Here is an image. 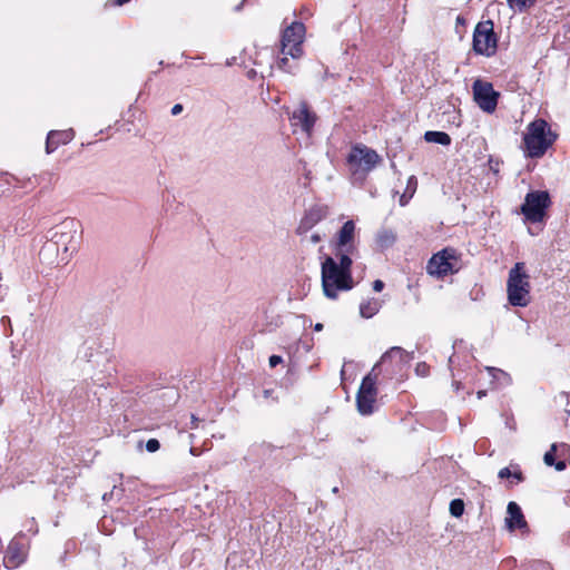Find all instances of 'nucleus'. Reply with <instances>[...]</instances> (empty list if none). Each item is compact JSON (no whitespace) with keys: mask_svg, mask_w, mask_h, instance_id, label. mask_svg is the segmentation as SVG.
<instances>
[{"mask_svg":"<svg viewBox=\"0 0 570 570\" xmlns=\"http://www.w3.org/2000/svg\"><path fill=\"white\" fill-rule=\"evenodd\" d=\"M406 358V353L403 348L401 347H392L390 351H387L386 353H384L381 357V360L377 362L379 363V366L386 362L387 360H397L399 362H404Z\"/></svg>","mask_w":570,"mask_h":570,"instance_id":"6ab92c4d","label":"nucleus"},{"mask_svg":"<svg viewBox=\"0 0 570 570\" xmlns=\"http://www.w3.org/2000/svg\"><path fill=\"white\" fill-rule=\"evenodd\" d=\"M26 558V551L18 542H11L4 557V566L9 569L19 567Z\"/></svg>","mask_w":570,"mask_h":570,"instance_id":"dca6fc26","label":"nucleus"},{"mask_svg":"<svg viewBox=\"0 0 570 570\" xmlns=\"http://www.w3.org/2000/svg\"><path fill=\"white\" fill-rule=\"evenodd\" d=\"M384 287V283L380 279H376L374 283H373V289L375 292H381Z\"/></svg>","mask_w":570,"mask_h":570,"instance_id":"c756f323","label":"nucleus"},{"mask_svg":"<svg viewBox=\"0 0 570 570\" xmlns=\"http://www.w3.org/2000/svg\"><path fill=\"white\" fill-rule=\"evenodd\" d=\"M379 368V363H376L372 371L363 379L362 384L358 389L356 395V405L357 410L361 414L367 415L373 413L374 404L376 401V381L379 374L376 370Z\"/></svg>","mask_w":570,"mask_h":570,"instance_id":"0eeeda50","label":"nucleus"},{"mask_svg":"<svg viewBox=\"0 0 570 570\" xmlns=\"http://www.w3.org/2000/svg\"><path fill=\"white\" fill-rule=\"evenodd\" d=\"M315 122V116L309 112L305 105H301L292 115V124L294 127H301V129L309 134Z\"/></svg>","mask_w":570,"mask_h":570,"instance_id":"ddd939ff","label":"nucleus"},{"mask_svg":"<svg viewBox=\"0 0 570 570\" xmlns=\"http://www.w3.org/2000/svg\"><path fill=\"white\" fill-rule=\"evenodd\" d=\"M415 371L419 375L424 376L426 375L428 366L425 363L417 364Z\"/></svg>","mask_w":570,"mask_h":570,"instance_id":"bb28decb","label":"nucleus"},{"mask_svg":"<svg viewBox=\"0 0 570 570\" xmlns=\"http://www.w3.org/2000/svg\"><path fill=\"white\" fill-rule=\"evenodd\" d=\"M548 206L549 194L547 191H531L527 194L521 212L528 220L538 223L543 219Z\"/></svg>","mask_w":570,"mask_h":570,"instance_id":"1a4fd4ad","label":"nucleus"},{"mask_svg":"<svg viewBox=\"0 0 570 570\" xmlns=\"http://www.w3.org/2000/svg\"><path fill=\"white\" fill-rule=\"evenodd\" d=\"M488 372L494 380L499 381L501 385H507L511 381L510 376L499 368L488 367Z\"/></svg>","mask_w":570,"mask_h":570,"instance_id":"5701e85b","label":"nucleus"},{"mask_svg":"<svg viewBox=\"0 0 570 570\" xmlns=\"http://www.w3.org/2000/svg\"><path fill=\"white\" fill-rule=\"evenodd\" d=\"M160 448L159 441L156 439H149L146 443V450L148 452H156Z\"/></svg>","mask_w":570,"mask_h":570,"instance_id":"a878e982","label":"nucleus"},{"mask_svg":"<svg viewBox=\"0 0 570 570\" xmlns=\"http://www.w3.org/2000/svg\"><path fill=\"white\" fill-rule=\"evenodd\" d=\"M332 491H333V493H337L338 489L335 487V488H333Z\"/></svg>","mask_w":570,"mask_h":570,"instance_id":"e433bc0d","label":"nucleus"},{"mask_svg":"<svg viewBox=\"0 0 570 570\" xmlns=\"http://www.w3.org/2000/svg\"><path fill=\"white\" fill-rule=\"evenodd\" d=\"M472 90L474 101L483 111L491 114L495 110L499 92L493 89L492 83L478 79L473 82Z\"/></svg>","mask_w":570,"mask_h":570,"instance_id":"9d476101","label":"nucleus"},{"mask_svg":"<svg viewBox=\"0 0 570 570\" xmlns=\"http://www.w3.org/2000/svg\"><path fill=\"white\" fill-rule=\"evenodd\" d=\"M129 0H116V4L122 6L124 3L128 2Z\"/></svg>","mask_w":570,"mask_h":570,"instance_id":"f704fd0d","label":"nucleus"},{"mask_svg":"<svg viewBox=\"0 0 570 570\" xmlns=\"http://www.w3.org/2000/svg\"><path fill=\"white\" fill-rule=\"evenodd\" d=\"M381 308V304L376 298H371L360 305V314L362 317L370 318L374 316Z\"/></svg>","mask_w":570,"mask_h":570,"instance_id":"f3484780","label":"nucleus"},{"mask_svg":"<svg viewBox=\"0 0 570 570\" xmlns=\"http://www.w3.org/2000/svg\"><path fill=\"white\" fill-rule=\"evenodd\" d=\"M455 263L454 252L452 249H443L431 257L426 269L430 275L442 277L454 271Z\"/></svg>","mask_w":570,"mask_h":570,"instance_id":"9b49d317","label":"nucleus"},{"mask_svg":"<svg viewBox=\"0 0 570 570\" xmlns=\"http://www.w3.org/2000/svg\"><path fill=\"white\" fill-rule=\"evenodd\" d=\"M191 419H193V423H197V419L195 416H193Z\"/></svg>","mask_w":570,"mask_h":570,"instance_id":"4c0bfd02","label":"nucleus"},{"mask_svg":"<svg viewBox=\"0 0 570 570\" xmlns=\"http://www.w3.org/2000/svg\"><path fill=\"white\" fill-rule=\"evenodd\" d=\"M281 362H282V357H281V356H278V355H272V356L269 357V365H271L272 367H275V366H276L277 364H279Z\"/></svg>","mask_w":570,"mask_h":570,"instance_id":"cd10ccee","label":"nucleus"},{"mask_svg":"<svg viewBox=\"0 0 570 570\" xmlns=\"http://www.w3.org/2000/svg\"><path fill=\"white\" fill-rule=\"evenodd\" d=\"M512 473L508 468H503L499 471V478L504 479L511 476Z\"/></svg>","mask_w":570,"mask_h":570,"instance_id":"c85d7f7f","label":"nucleus"},{"mask_svg":"<svg viewBox=\"0 0 570 570\" xmlns=\"http://www.w3.org/2000/svg\"><path fill=\"white\" fill-rule=\"evenodd\" d=\"M498 38L491 20L476 24L473 33V49L476 53L490 57L495 53Z\"/></svg>","mask_w":570,"mask_h":570,"instance_id":"6e6552de","label":"nucleus"},{"mask_svg":"<svg viewBox=\"0 0 570 570\" xmlns=\"http://www.w3.org/2000/svg\"><path fill=\"white\" fill-rule=\"evenodd\" d=\"M81 233V224L75 218H66L50 229V239L39 253L48 264H66L76 252Z\"/></svg>","mask_w":570,"mask_h":570,"instance_id":"f03ea898","label":"nucleus"},{"mask_svg":"<svg viewBox=\"0 0 570 570\" xmlns=\"http://www.w3.org/2000/svg\"><path fill=\"white\" fill-rule=\"evenodd\" d=\"M395 240V234L392 230H382L377 235V244L382 248L391 246Z\"/></svg>","mask_w":570,"mask_h":570,"instance_id":"4be33fe9","label":"nucleus"},{"mask_svg":"<svg viewBox=\"0 0 570 570\" xmlns=\"http://www.w3.org/2000/svg\"><path fill=\"white\" fill-rule=\"evenodd\" d=\"M463 511H464V503L462 500L460 499H454L451 501L450 503V513L453 515V517H461L463 514Z\"/></svg>","mask_w":570,"mask_h":570,"instance_id":"b1692460","label":"nucleus"},{"mask_svg":"<svg viewBox=\"0 0 570 570\" xmlns=\"http://www.w3.org/2000/svg\"><path fill=\"white\" fill-rule=\"evenodd\" d=\"M379 155L366 146H355L348 157V169L356 180H362L377 165Z\"/></svg>","mask_w":570,"mask_h":570,"instance_id":"423d86ee","label":"nucleus"},{"mask_svg":"<svg viewBox=\"0 0 570 570\" xmlns=\"http://www.w3.org/2000/svg\"><path fill=\"white\" fill-rule=\"evenodd\" d=\"M335 257L326 256L322 263V287L326 297L336 298L340 291L353 287L352 258L356 253L355 224L347 220L333 242Z\"/></svg>","mask_w":570,"mask_h":570,"instance_id":"f257e3e1","label":"nucleus"},{"mask_svg":"<svg viewBox=\"0 0 570 570\" xmlns=\"http://www.w3.org/2000/svg\"><path fill=\"white\" fill-rule=\"evenodd\" d=\"M314 330H315V331H317V332L322 331V330H323V324L317 323V324L314 326Z\"/></svg>","mask_w":570,"mask_h":570,"instance_id":"72a5a7b5","label":"nucleus"},{"mask_svg":"<svg viewBox=\"0 0 570 570\" xmlns=\"http://www.w3.org/2000/svg\"><path fill=\"white\" fill-rule=\"evenodd\" d=\"M327 216V208L325 206L316 205L311 207L302 217L296 233L298 235L307 234L318 222Z\"/></svg>","mask_w":570,"mask_h":570,"instance_id":"f8f14e48","label":"nucleus"},{"mask_svg":"<svg viewBox=\"0 0 570 570\" xmlns=\"http://www.w3.org/2000/svg\"><path fill=\"white\" fill-rule=\"evenodd\" d=\"M305 37V27L302 22L295 21L291 23L282 35V53L284 57L279 60L281 69H286L287 56L297 59L302 56V43Z\"/></svg>","mask_w":570,"mask_h":570,"instance_id":"39448f33","label":"nucleus"},{"mask_svg":"<svg viewBox=\"0 0 570 570\" xmlns=\"http://www.w3.org/2000/svg\"><path fill=\"white\" fill-rule=\"evenodd\" d=\"M321 239H322V238H321V235H320V234H313V235H311V237H309V242H311L312 244H317Z\"/></svg>","mask_w":570,"mask_h":570,"instance_id":"2f4dec72","label":"nucleus"},{"mask_svg":"<svg viewBox=\"0 0 570 570\" xmlns=\"http://www.w3.org/2000/svg\"><path fill=\"white\" fill-rule=\"evenodd\" d=\"M558 445L552 444L550 451L546 452L543 456V461L548 466L554 465L557 471H563L567 468V464L564 461L554 462V454L557 452Z\"/></svg>","mask_w":570,"mask_h":570,"instance_id":"aec40b11","label":"nucleus"},{"mask_svg":"<svg viewBox=\"0 0 570 570\" xmlns=\"http://www.w3.org/2000/svg\"><path fill=\"white\" fill-rule=\"evenodd\" d=\"M507 513L508 517L505 518V524L510 531L527 528V522L521 509L515 502H510L508 504Z\"/></svg>","mask_w":570,"mask_h":570,"instance_id":"2eb2a0df","label":"nucleus"},{"mask_svg":"<svg viewBox=\"0 0 570 570\" xmlns=\"http://www.w3.org/2000/svg\"><path fill=\"white\" fill-rule=\"evenodd\" d=\"M183 111V106L177 104L171 108V115L177 116Z\"/></svg>","mask_w":570,"mask_h":570,"instance_id":"7c9ffc66","label":"nucleus"},{"mask_svg":"<svg viewBox=\"0 0 570 570\" xmlns=\"http://www.w3.org/2000/svg\"><path fill=\"white\" fill-rule=\"evenodd\" d=\"M416 186H417V180L414 176H411L409 177L407 179V186H406V190L403 195H401L400 197V205L401 206H404L406 205L409 198H411L413 196V194L415 193L416 190Z\"/></svg>","mask_w":570,"mask_h":570,"instance_id":"412c9836","label":"nucleus"},{"mask_svg":"<svg viewBox=\"0 0 570 570\" xmlns=\"http://www.w3.org/2000/svg\"><path fill=\"white\" fill-rule=\"evenodd\" d=\"M483 395H484V392H483V391H479V392H478V397H479V399H481Z\"/></svg>","mask_w":570,"mask_h":570,"instance_id":"c9c22d12","label":"nucleus"},{"mask_svg":"<svg viewBox=\"0 0 570 570\" xmlns=\"http://www.w3.org/2000/svg\"><path fill=\"white\" fill-rule=\"evenodd\" d=\"M530 276L524 263H517L509 272L507 281L508 301L512 306L525 307L530 304Z\"/></svg>","mask_w":570,"mask_h":570,"instance_id":"20e7f679","label":"nucleus"},{"mask_svg":"<svg viewBox=\"0 0 570 570\" xmlns=\"http://www.w3.org/2000/svg\"><path fill=\"white\" fill-rule=\"evenodd\" d=\"M557 136L543 119H535L527 126L523 136L524 154L531 158H540L552 146Z\"/></svg>","mask_w":570,"mask_h":570,"instance_id":"7ed1b4c3","label":"nucleus"},{"mask_svg":"<svg viewBox=\"0 0 570 570\" xmlns=\"http://www.w3.org/2000/svg\"><path fill=\"white\" fill-rule=\"evenodd\" d=\"M512 476H514L518 481H521V480H522V476H521V473H520V472H514V473H512Z\"/></svg>","mask_w":570,"mask_h":570,"instance_id":"473e14b6","label":"nucleus"},{"mask_svg":"<svg viewBox=\"0 0 570 570\" xmlns=\"http://www.w3.org/2000/svg\"><path fill=\"white\" fill-rule=\"evenodd\" d=\"M73 130H51L46 140V153L51 154L55 151L59 145L68 144L73 139Z\"/></svg>","mask_w":570,"mask_h":570,"instance_id":"4468645a","label":"nucleus"},{"mask_svg":"<svg viewBox=\"0 0 570 570\" xmlns=\"http://www.w3.org/2000/svg\"><path fill=\"white\" fill-rule=\"evenodd\" d=\"M508 2L512 9L521 11L527 7H530L534 0H508Z\"/></svg>","mask_w":570,"mask_h":570,"instance_id":"393cba45","label":"nucleus"},{"mask_svg":"<svg viewBox=\"0 0 570 570\" xmlns=\"http://www.w3.org/2000/svg\"><path fill=\"white\" fill-rule=\"evenodd\" d=\"M424 139L428 142L440 144L443 146H448L451 144V137L443 131H426L424 135Z\"/></svg>","mask_w":570,"mask_h":570,"instance_id":"a211bd4d","label":"nucleus"}]
</instances>
